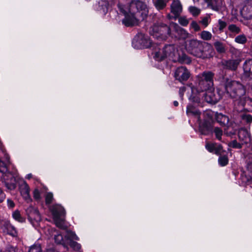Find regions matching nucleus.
<instances>
[{"label": "nucleus", "instance_id": "1", "mask_svg": "<svg viewBox=\"0 0 252 252\" xmlns=\"http://www.w3.org/2000/svg\"><path fill=\"white\" fill-rule=\"evenodd\" d=\"M222 83L225 93L231 99L240 100L246 94V87L239 81L223 77Z\"/></svg>", "mask_w": 252, "mask_h": 252}, {"label": "nucleus", "instance_id": "2", "mask_svg": "<svg viewBox=\"0 0 252 252\" xmlns=\"http://www.w3.org/2000/svg\"><path fill=\"white\" fill-rule=\"evenodd\" d=\"M206 45L209 44L200 40L191 39L188 41L186 48L188 53L194 57L206 59L208 57L205 50Z\"/></svg>", "mask_w": 252, "mask_h": 252}, {"label": "nucleus", "instance_id": "3", "mask_svg": "<svg viewBox=\"0 0 252 252\" xmlns=\"http://www.w3.org/2000/svg\"><path fill=\"white\" fill-rule=\"evenodd\" d=\"M215 74L211 71L203 72L198 76V89L200 91L214 90V77Z\"/></svg>", "mask_w": 252, "mask_h": 252}, {"label": "nucleus", "instance_id": "4", "mask_svg": "<svg viewBox=\"0 0 252 252\" xmlns=\"http://www.w3.org/2000/svg\"><path fill=\"white\" fill-rule=\"evenodd\" d=\"M129 12L144 20L148 14L147 5L140 0H132L129 5Z\"/></svg>", "mask_w": 252, "mask_h": 252}, {"label": "nucleus", "instance_id": "5", "mask_svg": "<svg viewBox=\"0 0 252 252\" xmlns=\"http://www.w3.org/2000/svg\"><path fill=\"white\" fill-rule=\"evenodd\" d=\"M132 45L136 49L148 48L150 46L151 42L148 38H146L144 34L139 33L133 38Z\"/></svg>", "mask_w": 252, "mask_h": 252}, {"label": "nucleus", "instance_id": "6", "mask_svg": "<svg viewBox=\"0 0 252 252\" xmlns=\"http://www.w3.org/2000/svg\"><path fill=\"white\" fill-rule=\"evenodd\" d=\"M125 16V18L122 20V23L127 27L137 26L140 21L144 20L139 16L133 14L129 11Z\"/></svg>", "mask_w": 252, "mask_h": 252}, {"label": "nucleus", "instance_id": "7", "mask_svg": "<svg viewBox=\"0 0 252 252\" xmlns=\"http://www.w3.org/2000/svg\"><path fill=\"white\" fill-rule=\"evenodd\" d=\"M2 173L3 174L1 177V180L6 188L9 190L14 189L16 188V178L13 174L7 171Z\"/></svg>", "mask_w": 252, "mask_h": 252}, {"label": "nucleus", "instance_id": "8", "mask_svg": "<svg viewBox=\"0 0 252 252\" xmlns=\"http://www.w3.org/2000/svg\"><path fill=\"white\" fill-rule=\"evenodd\" d=\"M241 62L240 59L222 60L219 64L223 69L234 71L237 69Z\"/></svg>", "mask_w": 252, "mask_h": 252}, {"label": "nucleus", "instance_id": "9", "mask_svg": "<svg viewBox=\"0 0 252 252\" xmlns=\"http://www.w3.org/2000/svg\"><path fill=\"white\" fill-rule=\"evenodd\" d=\"M17 183L18 184L19 189L23 198L27 201V202H31L32 199L30 196V188L28 184L25 181L22 179L17 180Z\"/></svg>", "mask_w": 252, "mask_h": 252}, {"label": "nucleus", "instance_id": "10", "mask_svg": "<svg viewBox=\"0 0 252 252\" xmlns=\"http://www.w3.org/2000/svg\"><path fill=\"white\" fill-rule=\"evenodd\" d=\"M190 76V72L184 66L177 68L174 73L175 79L181 82L188 80Z\"/></svg>", "mask_w": 252, "mask_h": 252}, {"label": "nucleus", "instance_id": "11", "mask_svg": "<svg viewBox=\"0 0 252 252\" xmlns=\"http://www.w3.org/2000/svg\"><path fill=\"white\" fill-rule=\"evenodd\" d=\"M0 227L4 233L13 237L15 236L16 229L14 226L12 225L9 220L0 219Z\"/></svg>", "mask_w": 252, "mask_h": 252}, {"label": "nucleus", "instance_id": "12", "mask_svg": "<svg viewBox=\"0 0 252 252\" xmlns=\"http://www.w3.org/2000/svg\"><path fill=\"white\" fill-rule=\"evenodd\" d=\"M244 74L246 77L250 78L248 86L250 90L252 91V59L247 60L243 64Z\"/></svg>", "mask_w": 252, "mask_h": 252}, {"label": "nucleus", "instance_id": "13", "mask_svg": "<svg viewBox=\"0 0 252 252\" xmlns=\"http://www.w3.org/2000/svg\"><path fill=\"white\" fill-rule=\"evenodd\" d=\"M162 49L166 58L169 57L172 61H175L178 50L174 45H166Z\"/></svg>", "mask_w": 252, "mask_h": 252}, {"label": "nucleus", "instance_id": "14", "mask_svg": "<svg viewBox=\"0 0 252 252\" xmlns=\"http://www.w3.org/2000/svg\"><path fill=\"white\" fill-rule=\"evenodd\" d=\"M50 210L53 216V219L62 217L65 215L64 208L59 204H55L50 207Z\"/></svg>", "mask_w": 252, "mask_h": 252}, {"label": "nucleus", "instance_id": "15", "mask_svg": "<svg viewBox=\"0 0 252 252\" xmlns=\"http://www.w3.org/2000/svg\"><path fill=\"white\" fill-rule=\"evenodd\" d=\"M171 12L174 15V18H178L182 11V5L178 0H174L170 5Z\"/></svg>", "mask_w": 252, "mask_h": 252}, {"label": "nucleus", "instance_id": "16", "mask_svg": "<svg viewBox=\"0 0 252 252\" xmlns=\"http://www.w3.org/2000/svg\"><path fill=\"white\" fill-rule=\"evenodd\" d=\"M158 33L162 40H165L171 34L170 28L166 24H161L158 27Z\"/></svg>", "mask_w": 252, "mask_h": 252}, {"label": "nucleus", "instance_id": "17", "mask_svg": "<svg viewBox=\"0 0 252 252\" xmlns=\"http://www.w3.org/2000/svg\"><path fill=\"white\" fill-rule=\"evenodd\" d=\"M213 126L209 121L205 120L199 126V131L203 135H208L213 132Z\"/></svg>", "mask_w": 252, "mask_h": 252}, {"label": "nucleus", "instance_id": "18", "mask_svg": "<svg viewBox=\"0 0 252 252\" xmlns=\"http://www.w3.org/2000/svg\"><path fill=\"white\" fill-rule=\"evenodd\" d=\"M214 90L205 91L206 92L203 94L204 100L209 103L216 104L218 101V98L213 92Z\"/></svg>", "mask_w": 252, "mask_h": 252}, {"label": "nucleus", "instance_id": "19", "mask_svg": "<svg viewBox=\"0 0 252 252\" xmlns=\"http://www.w3.org/2000/svg\"><path fill=\"white\" fill-rule=\"evenodd\" d=\"M29 218L31 220H33L36 221H39L41 220V217L38 210L36 208L31 206L26 210Z\"/></svg>", "mask_w": 252, "mask_h": 252}, {"label": "nucleus", "instance_id": "20", "mask_svg": "<svg viewBox=\"0 0 252 252\" xmlns=\"http://www.w3.org/2000/svg\"><path fill=\"white\" fill-rule=\"evenodd\" d=\"M187 114L188 116L193 117L197 119V121H201V112L192 105H189L187 108Z\"/></svg>", "mask_w": 252, "mask_h": 252}, {"label": "nucleus", "instance_id": "21", "mask_svg": "<svg viewBox=\"0 0 252 252\" xmlns=\"http://www.w3.org/2000/svg\"><path fill=\"white\" fill-rule=\"evenodd\" d=\"M238 138L243 145L249 143L251 141L250 136L245 129H241L239 131Z\"/></svg>", "mask_w": 252, "mask_h": 252}, {"label": "nucleus", "instance_id": "22", "mask_svg": "<svg viewBox=\"0 0 252 252\" xmlns=\"http://www.w3.org/2000/svg\"><path fill=\"white\" fill-rule=\"evenodd\" d=\"M175 32L177 33L179 39H185L189 37L188 32L184 29L181 28L179 25L175 23H172Z\"/></svg>", "mask_w": 252, "mask_h": 252}, {"label": "nucleus", "instance_id": "23", "mask_svg": "<svg viewBox=\"0 0 252 252\" xmlns=\"http://www.w3.org/2000/svg\"><path fill=\"white\" fill-rule=\"evenodd\" d=\"M175 59L174 62H178L181 63L189 64L191 61L190 58L183 51L179 53L177 52Z\"/></svg>", "mask_w": 252, "mask_h": 252}, {"label": "nucleus", "instance_id": "24", "mask_svg": "<svg viewBox=\"0 0 252 252\" xmlns=\"http://www.w3.org/2000/svg\"><path fill=\"white\" fill-rule=\"evenodd\" d=\"M152 55L154 59L158 62H161L166 58L163 49L159 48H155L152 53Z\"/></svg>", "mask_w": 252, "mask_h": 252}, {"label": "nucleus", "instance_id": "25", "mask_svg": "<svg viewBox=\"0 0 252 252\" xmlns=\"http://www.w3.org/2000/svg\"><path fill=\"white\" fill-rule=\"evenodd\" d=\"M215 118L217 122L221 126H225L229 122L228 117L221 113L215 114Z\"/></svg>", "mask_w": 252, "mask_h": 252}, {"label": "nucleus", "instance_id": "26", "mask_svg": "<svg viewBox=\"0 0 252 252\" xmlns=\"http://www.w3.org/2000/svg\"><path fill=\"white\" fill-rule=\"evenodd\" d=\"M239 103L243 107H247L250 111L252 112V98L250 97H244L240 100Z\"/></svg>", "mask_w": 252, "mask_h": 252}, {"label": "nucleus", "instance_id": "27", "mask_svg": "<svg viewBox=\"0 0 252 252\" xmlns=\"http://www.w3.org/2000/svg\"><path fill=\"white\" fill-rule=\"evenodd\" d=\"M56 225L60 229L66 230L67 226L64 223V220L62 219V217H59L53 219Z\"/></svg>", "mask_w": 252, "mask_h": 252}, {"label": "nucleus", "instance_id": "28", "mask_svg": "<svg viewBox=\"0 0 252 252\" xmlns=\"http://www.w3.org/2000/svg\"><path fill=\"white\" fill-rule=\"evenodd\" d=\"M208 5L212 9L218 11L220 8V5L217 0H205Z\"/></svg>", "mask_w": 252, "mask_h": 252}, {"label": "nucleus", "instance_id": "29", "mask_svg": "<svg viewBox=\"0 0 252 252\" xmlns=\"http://www.w3.org/2000/svg\"><path fill=\"white\" fill-rule=\"evenodd\" d=\"M214 45L216 51L219 53L221 54L225 52V46L223 43L220 41H216L214 43Z\"/></svg>", "mask_w": 252, "mask_h": 252}, {"label": "nucleus", "instance_id": "30", "mask_svg": "<svg viewBox=\"0 0 252 252\" xmlns=\"http://www.w3.org/2000/svg\"><path fill=\"white\" fill-rule=\"evenodd\" d=\"M167 1L164 0H156L154 3L156 8L158 10H160L163 9L166 7Z\"/></svg>", "mask_w": 252, "mask_h": 252}, {"label": "nucleus", "instance_id": "31", "mask_svg": "<svg viewBox=\"0 0 252 252\" xmlns=\"http://www.w3.org/2000/svg\"><path fill=\"white\" fill-rule=\"evenodd\" d=\"M241 120L246 124L250 125L252 122V116L249 114H240Z\"/></svg>", "mask_w": 252, "mask_h": 252}, {"label": "nucleus", "instance_id": "32", "mask_svg": "<svg viewBox=\"0 0 252 252\" xmlns=\"http://www.w3.org/2000/svg\"><path fill=\"white\" fill-rule=\"evenodd\" d=\"M219 163L222 166H225L228 164V158L227 155H219Z\"/></svg>", "mask_w": 252, "mask_h": 252}, {"label": "nucleus", "instance_id": "33", "mask_svg": "<svg viewBox=\"0 0 252 252\" xmlns=\"http://www.w3.org/2000/svg\"><path fill=\"white\" fill-rule=\"evenodd\" d=\"M213 132L215 133L216 138L219 141H221V136L223 133L222 129L219 127H215L214 130L213 129Z\"/></svg>", "mask_w": 252, "mask_h": 252}, {"label": "nucleus", "instance_id": "34", "mask_svg": "<svg viewBox=\"0 0 252 252\" xmlns=\"http://www.w3.org/2000/svg\"><path fill=\"white\" fill-rule=\"evenodd\" d=\"M243 145L240 142H238L236 140H234L228 144L229 147L235 149H241Z\"/></svg>", "mask_w": 252, "mask_h": 252}, {"label": "nucleus", "instance_id": "35", "mask_svg": "<svg viewBox=\"0 0 252 252\" xmlns=\"http://www.w3.org/2000/svg\"><path fill=\"white\" fill-rule=\"evenodd\" d=\"M235 41L238 43L245 44L247 42V38L244 34H241L235 37Z\"/></svg>", "mask_w": 252, "mask_h": 252}, {"label": "nucleus", "instance_id": "36", "mask_svg": "<svg viewBox=\"0 0 252 252\" xmlns=\"http://www.w3.org/2000/svg\"><path fill=\"white\" fill-rule=\"evenodd\" d=\"M200 36L202 39L205 40H209L212 38V34L207 31H202L201 32Z\"/></svg>", "mask_w": 252, "mask_h": 252}, {"label": "nucleus", "instance_id": "37", "mask_svg": "<svg viewBox=\"0 0 252 252\" xmlns=\"http://www.w3.org/2000/svg\"><path fill=\"white\" fill-rule=\"evenodd\" d=\"M217 144V143L207 142L205 145V148L209 152L213 153Z\"/></svg>", "mask_w": 252, "mask_h": 252}, {"label": "nucleus", "instance_id": "38", "mask_svg": "<svg viewBox=\"0 0 252 252\" xmlns=\"http://www.w3.org/2000/svg\"><path fill=\"white\" fill-rule=\"evenodd\" d=\"M55 242L58 244H62L64 247H65V244L63 243V237L61 234H58L55 235L54 237Z\"/></svg>", "mask_w": 252, "mask_h": 252}, {"label": "nucleus", "instance_id": "39", "mask_svg": "<svg viewBox=\"0 0 252 252\" xmlns=\"http://www.w3.org/2000/svg\"><path fill=\"white\" fill-rule=\"evenodd\" d=\"M29 252H42L40 245L36 244L30 247Z\"/></svg>", "mask_w": 252, "mask_h": 252}, {"label": "nucleus", "instance_id": "40", "mask_svg": "<svg viewBox=\"0 0 252 252\" xmlns=\"http://www.w3.org/2000/svg\"><path fill=\"white\" fill-rule=\"evenodd\" d=\"M189 11L194 16H196L200 13V10L195 6H190L189 7Z\"/></svg>", "mask_w": 252, "mask_h": 252}, {"label": "nucleus", "instance_id": "41", "mask_svg": "<svg viewBox=\"0 0 252 252\" xmlns=\"http://www.w3.org/2000/svg\"><path fill=\"white\" fill-rule=\"evenodd\" d=\"M224 151L223 150V147L221 145L217 144V146H216V148L214 149V153L215 154L217 155H220Z\"/></svg>", "mask_w": 252, "mask_h": 252}, {"label": "nucleus", "instance_id": "42", "mask_svg": "<svg viewBox=\"0 0 252 252\" xmlns=\"http://www.w3.org/2000/svg\"><path fill=\"white\" fill-rule=\"evenodd\" d=\"M228 30L231 32L236 33H238L240 32V29L234 24L230 25L228 27Z\"/></svg>", "mask_w": 252, "mask_h": 252}, {"label": "nucleus", "instance_id": "43", "mask_svg": "<svg viewBox=\"0 0 252 252\" xmlns=\"http://www.w3.org/2000/svg\"><path fill=\"white\" fill-rule=\"evenodd\" d=\"M70 246L73 248L74 250L78 251L81 248V246L76 242L73 241H70L69 242Z\"/></svg>", "mask_w": 252, "mask_h": 252}, {"label": "nucleus", "instance_id": "44", "mask_svg": "<svg viewBox=\"0 0 252 252\" xmlns=\"http://www.w3.org/2000/svg\"><path fill=\"white\" fill-rule=\"evenodd\" d=\"M53 199V194L51 192L47 193L45 196V202L46 204H50L51 203Z\"/></svg>", "mask_w": 252, "mask_h": 252}, {"label": "nucleus", "instance_id": "45", "mask_svg": "<svg viewBox=\"0 0 252 252\" xmlns=\"http://www.w3.org/2000/svg\"><path fill=\"white\" fill-rule=\"evenodd\" d=\"M179 22L183 26H187L189 23V20L185 17H180L179 18Z\"/></svg>", "mask_w": 252, "mask_h": 252}, {"label": "nucleus", "instance_id": "46", "mask_svg": "<svg viewBox=\"0 0 252 252\" xmlns=\"http://www.w3.org/2000/svg\"><path fill=\"white\" fill-rule=\"evenodd\" d=\"M199 95H200V94L192 95L190 97V99L194 103H199L200 102Z\"/></svg>", "mask_w": 252, "mask_h": 252}, {"label": "nucleus", "instance_id": "47", "mask_svg": "<svg viewBox=\"0 0 252 252\" xmlns=\"http://www.w3.org/2000/svg\"><path fill=\"white\" fill-rule=\"evenodd\" d=\"M67 237L68 238L70 239H75V240H77L78 239L77 236L73 232L67 231Z\"/></svg>", "mask_w": 252, "mask_h": 252}, {"label": "nucleus", "instance_id": "48", "mask_svg": "<svg viewBox=\"0 0 252 252\" xmlns=\"http://www.w3.org/2000/svg\"><path fill=\"white\" fill-rule=\"evenodd\" d=\"M191 27L194 29V30L196 32L199 31L200 30V26L195 21H192L191 23Z\"/></svg>", "mask_w": 252, "mask_h": 252}, {"label": "nucleus", "instance_id": "49", "mask_svg": "<svg viewBox=\"0 0 252 252\" xmlns=\"http://www.w3.org/2000/svg\"><path fill=\"white\" fill-rule=\"evenodd\" d=\"M219 29L220 31H222L226 26V22L224 21H223L221 20H219Z\"/></svg>", "mask_w": 252, "mask_h": 252}, {"label": "nucleus", "instance_id": "50", "mask_svg": "<svg viewBox=\"0 0 252 252\" xmlns=\"http://www.w3.org/2000/svg\"><path fill=\"white\" fill-rule=\"evenodd\" d=\"M33 197L35 200H38L40 198L39 191L37 189H35L33 191Z\"/></svg>", "mask_w": 252, "mask_h": 252}, {"label": "nucleus", "instance_id": "51", "mask_svg": "<svg viewBox=\"0 0 252 252\" xmlns=\"http://www.w3.org/2000/svg\"><path fill=\"white\" fill-rule=\"evenodd\" d=\"M205 115L209 119L212 120L214 115V112L210 110L206 111L205 112Z\"/></svg>", "mask_w": 252, "mask_h": 252}, {"label": "nucleus", "instance_id": "52", "mask_svg": "<svg viewBox=\"0 0 252 252\" xmlns=\"http://www.w3.org/2000/svg\"><path fill=\"white\" fill-rule=\"evenodd\" d=\"M244 8H248L249 7H252V0H245L244 1Z\"/></svg>", "mask_w": 252, "mask_h": 252}, {"label": "nucleus", "instance_id": "53", "mask_svg": "<svg viewBox=\"0 0 252 252\" xmlns=\"http://www.w3.org/2000/svg\"><path fill=\"white\" fill-rule=\"evenodd\" d=\"M6 171V167L5 163L0 160V172H4Z\"/></svg>", "mask_w": 252, "mask_h": 252}, {"label": "nucleus", "instance_id": "54", "mask_svg": "<svg viewBox=\"0 0 252 252\" xmlns=\"http://www.w3.org/2000/svg\"><path fill=\"white\" fill-rule=\"evenodd\" d=\"M8 206L10 208H13L15 206L14 202L11 199H8L7 200Z\"/></svg>", "mask_w": 252, "mask_h": 252}, {"label": "nucleus", "instance_id": "55", "mask_svg": "<svg viewBox=\"0 0 252 252\" xmlns=\"http://www.w3.org/2000/svg\"><path fill=\"white\" fill-rule=\"evenodd\" d=\"M25 220V219L24 218H22L21 216V215L18 211H17V220L20 221V222H23Z\"/></svg>", "mask_w": 252, "mask_h": 252}, {"label": "nucleus", "instance_id": "56", "mask_svg": "<svg viewBox=\"0 0 252 252\" xmlns=\"http://www.w3.org/2000/svg\"><path fill=\"white\" fill-rule=\"evenodd\" d=\"M186 90V87L185 86L182 87L180 88L179 90V94L180 95L181 97L182 98L184 95V92Z\"/></svg>", "mask_w": 252, "mask_h": 252}, {"label": "nucleus", "instance_id": "57", "mask_svg": "<svg viewBox=\"0 0 252 252\" xmlns=\"http://www.w3.org/2000/svg\"><path fill=\"white\" fill-rule=\"evenodd\" d=\"M247 169L250 172V176L252 177V161L248 163Z\"/></svg>", "mask_w": 252, "mask_h": 252}, {"label": "nucleus", "instance_id": "58", "mask_svg": "<svg viewBox=\"0 0 252 252\" xmlns=\"http://www.w3.org/2000/svg\"><path fill=\"white\" fill-rule=\"evenodd\" d=\"M118 7L120 9V10L124 14V15H125L127 13L126 12V11L124 9V6L120 3H119L118 4Z\"/></svg>", "mask_w": 252, "mask_h": 252}, {"label": "nucleus", "instance_id": "59", "mask_svg": "<svg viewBox=\"0 0 252 252\" xmlns=\"http://www.w3.org/2000/svg\"><path fill=\"white\" fill-rule=\"evenodd\" d=\"M5 194L0 188V203L2 202L5 198Z\"/></svg>", "mask_w": 252, "mask_h": 252}, {"label": "nucleus", "instance_id": "60", "mask_svg": "<svg viewBox=\"0 0 252 252\" xmlns=\"http://www.w3.org/2000/svg\"><path fill=\"white\" fill-rule=\"evenodd\" d=\"M8 252H16L15 249L13 247H9L7 248Z\"/></svg>", "mask_w": 252, "mask_h": 252}, {"label": "nucleus", "instance_id": "61", "mask_svg": "<svg viewBox=\"0 0 252 252\" xmlns=\"http://www.w3.org/2000/svg\"><path fill=\"white\" fill-rule=\"evenodd\" d=\"M202 23L205 25V26L207 25V19H204L202 21Z\"/></svg>", "mask_w": 252, "mask_h": 252}, {"label": "nucleus", "instance_id": "62", "mask_svg": "<svg viewBox=\"0 0 252 252\" xmlns=\"http://www.w3.org/2000/svg\"><path fill=\"white\" fill-rule=\"evenodd\" d=\"M46 252H58V251H56L54 249H48L47 250Z\"/></svg>", "mask_w": 252, "mask_h": 252}, {"label": "nucleus", "instance_id": "63", "mask_svg": "<svg viewBox=\"0 0 252 252\" xmlns=\"http://www.w3.org/2000/svg\"><path fill=\"white\" fill-rule=\"evenodd\" d=\"M167 18L169 19H172L173 18H174V16H171L170 15V14H168L167 15Z\"/></svg>", "mask_w": 252, "mask_h": 252}, {"label": "nucleus", "instance_id": "64", "mask_svg": "<svg viewBox=\"0 0 252 252\" xmlns=\"http://www.w3.org/2000/svg\"><path fill=\"white\" fill-rule=\"evenodd\" d=\"M12 216L13 217V218L16 220V211H14L12 213Z\"/></svg>", "mask_w": 252, "mask_h": 252}]
</instances>
